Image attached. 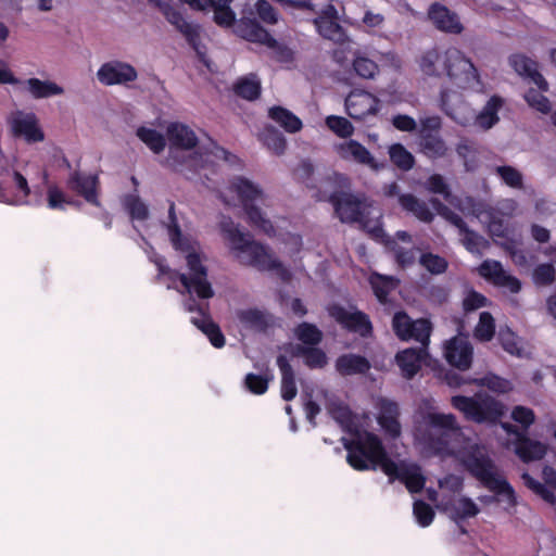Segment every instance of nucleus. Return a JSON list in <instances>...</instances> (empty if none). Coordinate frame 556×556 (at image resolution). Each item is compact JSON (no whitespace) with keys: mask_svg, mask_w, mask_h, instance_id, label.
I'll list each match as a JSON object with an SVG mask.
<instances>
[{"mask_svg":"<svg viewBox=\"0 0 556 556\" xmlns=\"http://www.w3.org/2000/svg\"><path fill=\"white\" fill-rule=\"evenodd\" d=\"M460 428L452 414L426 413L415 424L414 439L427 455L459 454L467 470L484 486H510L505 473L477 443L460 447Z\"/></svg>","mask_w":556,"mask_h":556,"instance_id":"nucleus-1","label":"nucleus"},{"mask_svg":"<svg viewBox=\"0 0 556 556\" xmlns=\"http://www.w3.org/2000/svg\"><path fill=\"white\" fill-rule=\"evenodd\" d=\"M327 396L326 408L341 427L351 434L353 440L342 438L348 451V463L357 470L380 468L392 483L395 480L405 486H425L427 481L421 467L412 460L397 463L389 458L380 438L369 431L359 432L350 408L333 396Z\"/></svg>","mask_w":556,"mask_h":556,"instance_id":"nucleus-2","label":"nucleus"},{"mask_svg":"<svg viewBox=\"0 0 556 556\" xmlns=\"http://www.w3.org/2000/svg\"><path fill=\"white\" fill-rule=\"evenodd\" d=\"M218 227L228 242L231 253L241 264L253 266L260 270H276L283 280L290 278L289 271L282 264L268 253L265 247L243 232L230 216L220 214Z\"/></svg>","mask_w":556,"mask_h":556,"instance_id":"nucleus-3","label":"nucleus"},{"mask_svg":"<svg viewBox=\"0 0 556 556\" xmlns=\"http://www.w3.org/2000/svg\"><path fill=\"white\" fill-rule=\"evenodd\" d=\"M412 494L424 495L435 509L454 521L462 534H467L465 521L480 513L478 505L464 496L463 489H407Z\"/></svg>","mask_w":556,"mask_h":556,"instance_id":"nucleus-4","label":"nucleus"},{"mask_svg":"<svg viewBox=\"0 0 556 556\" xmlns=\"http://www.w3.org/2000/svg\"><path fill=\"white\" fill-rule=\"evenodd\" d=\"M451 403L467 420L476 424L495 425L505 414V406L488 394L455 395Z\"/></svg>","mask_w":556,"mask_h":556,"instance_id":"nucleus-5","label":"nucleus"},{"mask_svg":"<svg viewBox=\"0 0 556 556\" xmlns=\"http://www.w3.org/2000/svg\"><path fill=\"white\" fill-rule=\"evenodd\" d=\"M229 190L238 195L251 225L258 227L267 235L274 232L273 224L256 206V202L264 199L263 190L257 185L245 177L237 176L230 181Z\"/></svg>","mask_w":556,"mask_h":556,"instance_id":"nucleus-6","label":"nucleus"},{"mask_svg":"<svg viewBox=\"0 0 556 556\" xmlns=\"http://www.w3.org/2000/svg\"><path fill=\"white\" fill-rule=\"evenodd\" d=\"M164 15L166 21L178 31L188 45L195 51L200 59L206 53V48L201 43L202 27L189 20L180 10L163 0H150Z\"/></svg>","mask_w":556,"mask_h":556,"instance_id":"nucleus-7","label":"nucleus"},{"mask_svg":"<svg viewBox=\"0 0 556 556\" xmlns=\"http://www.w3.org/2000/svg\"><path fill=\"white\" fill-rule=\"evenodd\" d=\"M442 122L440 116L421 118L418 129V147L429 159H441L447 153V146L440 136Z\"/></svg>","mask_w":556,"mask_h":556,"instance_id":"nucleus-8","label":"nucleus"},{"mask_svg":"<svg viewBox=\"0 0 556 556\" xmlns=\"http://www.w3.org/2000/svg\"><path fill=\"white\" fill-rule=\"evenodd\" d=\"M444 70L457 86L465 88L478 78V71L472 62L458 49H448L443 58Z\"/></svg>","mask_w":556,"mask_h":556,"instance_id":"nucleus-9","label":"nucleus"},{"mask_svg":"<svg viewBox=\"0 0 556 556\" xmlns=\"http://www.w3.org/2000/svg\"><path fill=\"white\" fill-rule=\"evenodd\" d=\"M329 202L334 207V213L342 223H362L367 206L364 195L350 192H334L329 197Z\"/></svg>","mask_w":556,"mask_h":556,"instance_id":"nucleus-10","label":"nucleus"},{"mask_svg":"<svg viewBox=\"0 0 556 556\" xmlns=\"http://www.w3.org/2000/svg\"><path fill=\"white\" fill-rule=\"evenodd\" d=\"M187 264L190 269V275L181 274L179 280L186 288L187 292L194 291L201 299H210L214 295L211 283L207 281L206 268L202 265L200 257L197 253H189L187 255Z\"/></svg>","mask_w":556,"mask_h":556,"instance_id":"nucleus-11","label":"nucleus"},{"mask_svg":"<svg viewBox=\"0 0 556 556\" xmlns=\"http://www.w3.org/2000/svg\"><path fill=\"white\" fill-rule=\"evenodd\" d=\"M502 427L515 435L513 440L515 454L525 463L541 460L547 453V445L527 437L516 426L502 424Z\"/></svg>","mask_w":556,"mask_h":556,"instance_id":"nucleus-12","label":"nucleus"},{"mask_svg":"<svg viewBox=\"0 0 556 556\" xmlns=\"http://www.w3.org/2000/svg\"><path fill=\"white\" fill-rule=\"evenodd\" d=\"M328 312L336 321L348 330L356 332L362 337H368L371 334L372 326L365 313L361 311L351 312L339 304L329 306Z\"/></svg>","mask_w":556,"mask_h":556,"instance_id":"nucleus-13","label":"nucleus"},{"mask_svg":"<svg viewBox=\"0 0 556 556\" xmlns=\"http://www.w3.org/2000/svg\"><path fill=\"white\" fill-rule=\"evenodd\" d=\"M444 356L451 366L467 370L472 364L473 348L467 337H454L445 343Z\"/></svg>","mask_w":556,"mask_h":556,"instance_id":"nucleus-14","label":"nucleus"},{"mask_svg":"<svg viewBox=\"0 0 556 556\" xmlns=\"http://www.w3.org/2000/svg\"><path fill=\"white\" fill-rule=\"evenodd\" d=\"M97 77L106 86L122 85L134 81L138 77L136 68L125 62L111 61L104 63L98 71Z\"/></svg>","mask_w":556,"mask_h":556,"instance_id":"nucleus-15","label":"nucleus"},{"mask_svg":"<svg viewBox=\"0 0 556 556\" xmlns=\"http://www.w3.org/2000/svg\"><path fill=\"white\" fill-rule=\"evenodd\" d=\"M169 141V160L179 161L180 150H191L197 147L198 138L192 129L180 123H173L167 127Z\"/></svg>","mask_w":556,"mask_h":556,"instance_id":"nucleus-16","label":"nucleus"},{"mask_svg":"<svg viewBox=\"0 0 556 556\" xmlns=\"http://www.w3.org/2000/svg\"><path fill=\"white\" fill-rule=\"evenodd\" d=\"M375 406L379 410L377 421L380 427L391 439H397L402 432L399 404L386 397H378Z\"/></svg>","mask_w":556,"mask_h":556,"instance_id":"nucleus-17","label":"nucleus"},{"mask_svg":"<svg viewBox=\"0 0 556 556\" xmlns=\"http://www.w3.org/2000/svg\"><path fill=\"white\" fill-rule=\"evenodd\" d=\"M379 99L364 90H353L345 99V109L350 117L363 119L378 111Z\"/></svg>","mask_w":556,"mask_h":556,"instance_id":"nucleus-18","label":"nucleus"},{"mask_svg":"<svg viewBox=\"0 0 556 556\" xmlns=\"http://www.w3.org/2000/svg\"><path fill=\"white\" fill-rule=\"evenodd\" d=\"M441 108L452 119L462 126H468L475 119V111L457 93L451 94L447 91H442Z\"/></svg>","mask_w":556,"mask_h":556,"instance_id":"nucleus-19","label":"nucleus"},{"mask_svg":"<svg viewBox=\"0 0 556 556\" xmlns=\"http://www.w3.org/2000/svg\"><path fill=\"white\" fill-rule=\"evenodd\" d=\"M336 151L344 161L367 166L372 170H379L382 167L372 154L356 140L351 139L336 146Z\"/></svg>","mask_w":556,"mask_h":556,"instance_id":"nucleus-20","label":"nucleus"},{"mask_svg":"<svg viewBox=\"0 0 556 556\" xmlns=\"http://www.w3.org/2000/svg\"><path fill=\"white\" fill-rule=\"evenodd\" d=\"M509 65L525 79L538 86L542 91L548 89V84L538 70V63L523 53H514L508 58Z\"/></svg>","mask_w":556,"mask_h":556,"instance_id":"nucleus-21","label":"nucleus"},{"mask_svg":"<svg viewBox=\"0 0 556 556\" xmlns=\"http://www.w3.org/2000/svg\"><path fill=\"white\" fill-rule=\"evenodd\" d=\"M428 346L406 349L396 354V362L406 379H412L420 369L421 364H428Z\"/></svg>","mask_w":556,"mask_h":556,"instance_id":"nucleus-22","label":"nucleus"},{"mask_svg":"<svg viewBox=\"0 0 556 556\" xmlns=\"http://www.w3.org/2000/svg\"><path fill=\"white\" fill-rule=\"evenodd\" d=\"M428 16L441 31L460 34L464 29L458 15L442 4L433 3L428 11Z\"/></svg>","mask_w":556,"mask_h":556,"instance_id":"nucleus-23","label":"nucleus"},{"mask_svg":"<svg viewBox=\"0 0 556 556\" xmlns=\"http://www.w3.org/2000/svg\"><path fill=\"white\" fill-rule=\"evenodd\" d=\"M414 327L417 336H424L430 328V320L419 318L413 320L404 311L396 312L392 318V329L395 336L402 341L412 340V333L408 328Z\"/></svg>","mask_w":556,"mask_h":556,"instance_id":"nucleus-24","label":"nucleus"},{"mask_svg":"<svg viewBox=\"0 0 556 556\" xmlns=\"http://www.w3.org/2000/svg\"><path fill=\"white\" fill-rule=\"evenodd\" d=\"M7 122L14 138H24L27 142H35L34 113L16 110L9 115Z\"/></svg>","mask_w":556,"mask_h":556,"instance_id":"nucleus-25","label":"nucleus"},{"mask_svg":"<svg viewBox=\"0 0 556 556\" xmlns=\"http://www.w3.org/2000/svg\"><path fill=\"white\" fill-rule=\"evenodd\" d=\"M187 309L190 312L199 311L202 315L201 318H193L192 323L201 329L210 339L215 348H222L225 344V338L220 332L218 325H216L208 316L203 313L204 307L197 304L193 300L187 304Z\"/></svg>","mask_w":556,"mask_h":556,"instance_id":"nucleus-26","label":"nucleus"},{"mask_svg":"<svg viewBox=\"0 0 556 556\" xmlns=\"http://www.w3.org/2000/svg\"><path fill=\"white\" fill-rule=\"evenodd\" d=\"M235 33L251 42L264 45L268 40L269 33L263 28L256 21L250 18H241L235 27Z\"/></svg>","mask_w":556,"mask_h":556,"instance_id":"nucleus-27","label":"nucleus"},{"mask_svg":"<svg viewBox=\"0 0 556 556\" xmlns=\"http://www.w3.org/2000/svg\"><path fill=\"white\" fill-rule=\"evenodd\" d=\"M239 321L248 329L263 332L270 324V317L258 308H245L237 312Z\"/></svg>","mask_w":556,"mask_h":556,"instance_id":"nucleus-28","label":"nucleus"},{"mask_svg":"<svg viewBox=\"0 0 556 556\" xmlns=\"http://www.w3.org/2000/svg\"><path fill=\"white\" fill-rule=\"evenodd\" d=\"M277 365L281 371V396L285 401H291L298 393L294 370L285 355L277 357Z\"/></svg>","mask_w":556,"mask_h":556,"instance_id":"nucleus-29","label":"nucleus"},{"mask_svg":"<svg viewBox=\"0 0 556 556\" xmlns=\"http://www.w3.org/2000/svg\"><path fill=\"white\" fill-rule=\"evenodd\" d=\"M336 367L341 375L350 376L365 374L370 368V364L364 356L346 354L337 359Z\"/></svg>","mask_w":556,"mask_h":556,"instance_id":"nucleus-30","label":"nucleus"},{"mask_svg":"<svg viewBox=\"0 0 556 556\" xmlns=\"http://www.w3.org/2000/svg\"><path fill=\"white\" fill-rule=\"evenodd\" d=\"M400 205L404 211L413 214L424 223H431L434 218V214L430 211L428 204L412 193L401 197Z\"/></svg>","mask_w":556,"mask_h":556,"instance_id":"nucleus-31","label":"nucleus"},{"mask_svg":"<svg viewBox=\"0 0 556 556\" xmlns=\"http://www.w3.org/2000/svg\"><path fill=\"white\" fill-rule=\"evenodd\" d=\"M337 21L338 20L316 17L314 20V24L316 25L319 35L325 39L342 43L349 40V38L343 27Z\"/></svg>","mask_w":556,"mask_h":556,"instance_id":"nucleus-32","label":"nucleus"},{"mask_svg":"<svg viewBox=\"0 0 556 556\" xmlns=\"http://www.w3.org/2000/svg\"><path fill=\"white\" fill-rule=\"evenodd\" d=\"M72 187L85 197L88 202L99 205L96 188L98 184V176H81L79 173H74L71 178Z\"/></svg>","mask_w":556,"mask_h":556,"instance_id":"nucleus-33","label":"nucleus"},{"mask_svg":"<svg viewBox=\"0 0 556 556\" xmlns=\"http://www.w3.org/2000/svg\"><path fill=\"white\" fill-rule=\"evenodd\" d=\"M268 114L288 132H298L302 128L301 119L282 106L270 108Z\"/></svg>","mask_w":556,"mask_h":556,"instance_id":"nucleus-34","label":"nucleus"},{"mask_svg":"<svg viewBox=\"0 0 556 556\" xmlns=\"http://www.w3.org/2000/svg\"><path fill=\"white\" fill-rule=\"evenodd\" d=\"M501 105L502 101L500 98H491L479 114L475 113V119L472 123L478 125L483 130L490 129L498 122L496 112Z\"/></svg>","mask_w":556,"mask_h":556,"instance_id":"nucleus-35","label":"nucleus"},{"mask_svg":"<svg viewBox=\"0 0 556 556\" xmlns=\"http://www.w3.org/2000/svg\"><path fill=\"white\" fill-rule=\"evenodd\" d=\"M233 0H208V8L213 9L214 22L223 27H229L235 24L236 14L230 8Z\"/></svg>","mask_w":556,"mask_h":556,"instance_id":"nucleus-36","label":"nucleus"},{"mask_svg":"<svg viewBox=\"0 0 556 556\" xmlns=\"http://www.w3.org/2000/svg\"><path fill=\"white\" fill-rule=\"evenodd\" d=\"M391 162L401 170L408 172L415 165L414 155L401 143H394L389 148Z\"/></svg>","mask_w":556,"mask_h":556,"instance_id":"nucleus-37","label":"nucleus"},{"mask_svg":"<svg viewBox=\"0 0 556 556\" xmlns=\"http://www.w3.org/2000/svg\"><path fill=\"white\" fill-rule=\"evenodd\" d=\"M400 280L393 276L374 275L370 283L378 300L382 303L387 301L388 294L394 290Z\"/></svg>","mask_w":556,"mask_h":556,"instance_id":"nucleus-38","label":"nucleus"},{"mask_svg":"<svg viewBox=\"0 0 556 556\" xmlns=\"http://www.w3.org/2000/svg\"><path fill=\"white\" fill-rule=\"evenodd\" d=\"M237 96L252 101L260 97L261 84L255 76L240 78L233 86Z\"/></svg>","mask_w":556,"mask_h":556,"instance_id":"nucleus-39","label":"nucleus"},{"mask_svg":"<svg viewBox=\"0 0 556 556\" xmlns=\"http://www.w3.org/2000/svg\"><path fill=\"white\" fill-rule=\"evenodd\" d=\"M413 515L420 527L427 528L433 522L435 511L433 507L422 498H416L414 496Z\"/></svg>","mask_w":556,"mask_h":556,"instance_id":"nucleus-40","label":"nucleus"},{"mask_svg":"<svg viewBox=\"0 0 556 556\" xmlns=\"http://www.w3.org/2000/svg\"><path fill=\"white\" fill-rule=\"evenodd\" d=\"M295 337L306 345L315 346L323 340V332L313 324L302 323L294 330Z\"/></svg>","mask_w":556,"mask_h":556,"instance_id":"nucleus-41","label":"nucleus"},{"mask_svg":"<svg viewBox=\"0 0 556 556\" xmlns=\"http://www.w3.org/2000/svg\"><path fill=\"white\" fill-rule=\"evenodd\" d=\"M460 232L464 233V238L462 239V243L470 253L481 254L482 250H485L490 247V242L479 235L478 232L465 226V229H462Z\"/></svg>","mask_w":556,"mask_h":556,"instance_id":"nucleus-42","label":"nucleus"},{"mask_svg":"<svg viewBox=\"0 0 556 556\" xmlns=\"http://www.w3.org/2000/svg\"><path fill=\"white\" fill-rule=\"evenodd\" d=\"M137 136L143 141L154 153H160L164 150L166 141L165 137L159 131L146 127L137 129Z\"/></svg>","mask_w":556,"mask_h":556,"instance_id":"nucleus-43","label":"nucleus"},{"mask_svg":"<svg viewBox=\"0 0 556 556\" xmlns=\"http://www.w3.org/2000/svg\"><path fill=\"white\" fill-rule=\"evenodd\" d=\"M497 339L507 353L518 357L522 356L523 349L520 345V340L509 328H501Z\"/></svg>","mask_w":556,"mask_h":556,"instance_id":"nucleus-44","label":"nucleus"},{"mask_svg":"<svg viewBox=\"0 0 556 556\" xmlns=\"http://www.w3.org/2000/svg\"><path fill=\"white\" fill-rule=\"evenodd\" d=\"M353 70L362 78L372 79L379 72V67L372 60L355 53L353 60Z\"/></svg>","mask_w":556,"mask_h":556,"instance_id":"nucleus-45","label":"nucleus"},{"mask_svg":"<svg viewBox=\"0 0 556 556\" xmlns=\"http://www.w3.org/2000/svg\"><path fill=\"white\" fill-rule=\"evenodd\" d=\"M384 245L393 252L396 264L401 268H405L415 262V253L413 250H405L400 247L394 239L388 238Z\"/></svg>","mask_w":556,"mask_h":556,"instance_id":"nucleus-46","label":"nucleus"},{"mask_svg":"<svg viewBox=\"0 0 556 556\" xmlns=\"http://www.w3.org/2000/svg\"><path fill=\"white\" fill-rule=\"evenodd\" d=\"M264 144L274 151L276 154H282L286 150V138L285 136L274 127H267L263 132Z\"/></svg>","mask_w":556,"mask_h":556,"instance_id":"nucleus-47","label":"nucleus"},{"mask_svg":"<svg viewBox=\"0 0 556 556\" xmlns=\"http://www.w3.org/2000/svg\"><path fill=\"white\" fill-rule=\"evenodd\" d=\"M472 383L480 387H486L489 390L496 393H506L511 390V384L508 380L493 374H489L480 379H472Z\"/></svg>","mask_w":556,"mask_h":556,"instance_id":"nucleus-48","label":"nucleus"},{"mask_svg":"<svg viewBox=\"0 0 556 556\" xmlns=\"http://www.w3.org/2000/svg\"><path fill=\"white\" fill-rule=\"evenodd\" d=\"M495 332L494 318L489 312L480 314L479 323L475 328V336L480 341H490Z\"/></svg>","mask_w":556,"mask_h":556,"instance_id":"nucleus-49","label":"nucleus"},{"mask_svg":"<svg viewBox=\"0 0 556 556\" xmlns=\"http://www.w3.org/2000/svg\"><path fill=\"white\" fill-rule=\"evenodd\" d=\"M495 173L507 186L515 189L523 188V176L517 168L509 165H502L495 168Z\"/></svg>","mask_w":556,"mask_h":556,"instance_id":"nucleus-50","label":"nucleus"},{"mask_svg":"<svg viewBox=\"0 0 556 556\" xmlns=\"http://www.w3.org/2000/svg\"><path fill=\"white\" fill-rule=\"evenodd\" d=\"M420 265H422L432 275L443 274L447 268V261L433 253H425L419 258Z\"/></svg>","mask_w":556,"mask_h":556,"instance_id":"nucleus-51","label":"nucleus"},{"mask_svg":"<svg viewBox=\"0 0 556 556\" xmlns=\"http://www.w3.org/2000/svg\"><path fill=\"white\" fill-rule=\"evenodd\" d=\"M326 125L336 135H338L339 137H342V138L350 137L354 131V127L351 124V122L349 119H346L345 117H341V116H334V115L328 116L326 118Z\"/></svg>","mask_w":556,"mask_h":556,"instance_id":"nucleus-52","label":"nucleus"},{"mask_svg":"<svg viewBox=\"0 0 556 556\" xmlns=\"http://www.w3.org/2000/svg\"><path fill=\"white\" fill-rule=\"evenodd\" d=\"M479 273L495 285L506 271L500 262L486 260L480 265Z\"/></svg>","mask_w":556,"mask_h":556,"instance_id":"nucleus-53","label":"nucleus"},{"mask_svg":"<svg viewBox=\"0 0 556 556\" xmlns=\"http://www.w3.org/2000/svg\"><path fill=\"white\" fill-rule=\"evenodd\" d=\"M556 279V269L552 264H541L533 271V280L540 286H549Z\"/></svg>","mask_w":556,"mask_h":556,"instance_id":"nucleus-54","label":"nucleus"},{"mask_svg":"<svg viewBox=\"0 0 556 556\" xmlns=\"http://www.w3.org/2000/svg\"><path fill=\"white\" fill-rule=\"evenodd\" d=\"M426 188L432 193L443 195V198L446 201H450L452 197L448 185L445 182L444 178L439 174H434L428 178L426 182Z\"/></svg>","mask_w":556,"mask_h":556,"instance_id":"nucleus-55","label":"nucleus"},{"mask_svg":"<svg viewBox=\"0 0 556 556\" xmlns=\"http://www.w3.org/2000/svg\"><path fill=\"white\" fill-rule=\"evenodd\" d=\"M264 45L273 50L274 58L277 61H279V62H290V61H292V59H293L292 50L288 46L278 42L270 35L268 37V40H266V42Z\"/></svg>","mask_w":556,"mask_h":556,"instance_id":"nucleus-56","label":"nucleus"},{"mask_svg":"<svg viewBox=\"0 0 556 556\" xmlns=\"http://www.w3.org/2000/svg\"><path fill=\"white\" fill-rule=\"evenodd\" d=\"M466 204L470 214L477 218L485 216L489 219L490 217H493V214L495 213V210L491 205L483 201H476L473 198H467Z\"/></svg>","mask_w":556,"mask_h":556,"instance_id":"nucleus-57","label":"nucleus"},{"mask_svg":"<svg viewBox=\"0 0 556 556\" xmlns=\"http://www.w3.org/2000/svg\"><path fill=\"white\" fill-rule=\"evenodd\" d=\"M525 99L528 104L542 113H547L551 110L549 101L542 93L534 89H530L526 94Z\"/></svg>","mask_w":556,"mask_h":556,"instance_id":"nucleus-58","label":"nucleus"},{"mask_svg":"<svg viewBox=\"0 0 556 556\" xmlns=\"http://www.w3.org/2000/svg\"><path fill=\"white\" fill-rule=\"evenodd\" d=\"M126 206L132 218L146 219L149 215L147 205L137 197L129 195L126 199Z\"/></svg>","mask_w":556,"mask_h":556,"instance_id":"nucleus-59","label":"nucleus"},{"mask_svg":"<svg viewBox=\"0 0 556 556\" xmlns=\"http://www.w3.org/2000/svg\"><path fill=\"white\" fill-rule=\"evenodd\" d=\"M304 363L309 368H323L327 364V355L323 350L311 346L304 358Z\"/></svg>","mask_w":556,"mask_h":556,"instance_id":"nucleus-60","label":"nucleus"},{"mask_svg":"<svg viewBox=\"0 0 556 556\" xmlns=\"http://www.w3.org/2000/svg\"><path fill=\"white\" fill-rule=\"evenodd\" d=\"M440 61V54L437 50L432 49L427 51L420 61V67L427 75H437V63Z\"/></svg>","mask_w":556,"mask_h":556,"instance_id":"nucleus-61","label":"nucleus"},{"mask_svg":"<svg viewBox=\"0 0 556 556\" xmlns=\"http://www.w3.org/2000/svg\"><path fill=\"white\" fill-rule=\"evenodd\" d=\"M256 12L260 18L265 23L276 24L278 22L277 12L266 0H258L256 2Z\"/></svg>","mask_w":556,"mask_h":556,"instance_id":"nucleus-62","label":"nucleus"},{"mask_svg":"<svg viewBox=\"0 0 556 556\" xmlns=\"http://www.w3.org/2000/svg\"><path fill=\"white\" fill-rule=\"evenodd\" d=\"M9 180L7 181L11 186H14L15 189L23 195L27 197L30 192L27 179L18 172L12 170L8 174ZM3 181H0V185Z\"/></svg>","mask_w":556,"mask_h":556,"instance_id":"nucleus-63","label":"nucleus"},{"mask_svg":"<svg viewBox=\"0 0 556 556\" xmlns=\"http://www.w3.org/2000/svg\"><path fill=\"white\" fill-rule=\"evenodd\" d=\"M245 386L251 392L263 394L267 390L268 380L262 376L249 374L245 377Z\"/></svg>","mask_w":556,"mask_h":556,"instance_id":"nucleus-64","label":"nucleus"}]
</instances>
